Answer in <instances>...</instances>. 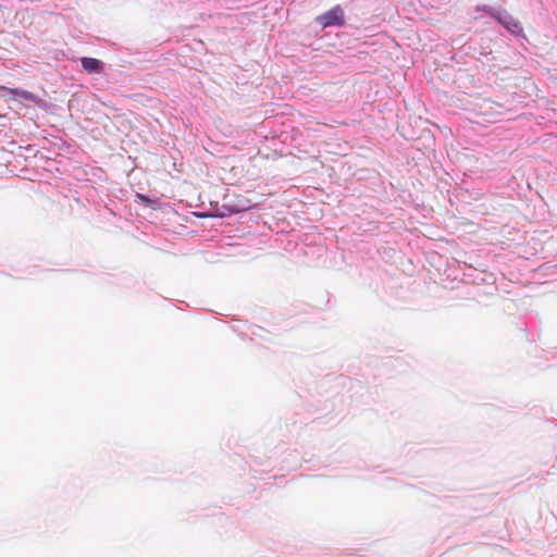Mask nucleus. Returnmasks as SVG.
<instances>
[{
  "instance_id": "f257e3e1",
  "label": "nucleus",
  "mask_w": 557,
  "mask_h": 557,
  "mask_svg": "<svg viewBox=\"0 0 557 557\" xmlns=\"http://www.w3.org/2000/svg\"><path fill=\"white\" fill-rule=\"evenodd\" d=\"M315 22L322 27L343 26L345 24V13L343 8L337 4L327 12L315 17Z\"/></svg>"
},
{
  "instance_id": "f03ea898",
  "label": "nucleus",
  "mask_w": 557,
  "mask_h": 557,
  "mask_svg": "<svg viewBox=\"0 0 557 557\" xmlns=\"http://www.w3.org/2000/svg\"><path fill=\"white\" fill-rule=\"evenodd\" d=\"M81 62L84 70L87 71L89 74L100 73L103 69L102 62L95 58L84 57L82 58Z\"/></svg>"
},
{
  "instance_id": "7ed1b4c3",
  "label": "nucleus",
  "mask_w": 557,
  "mask_h": 557,
  "mask_svg": "<svg viewBox=\"0 0 557 557\" xmlns=\"http://www.w3.org/2000/svg\"><path fill=\"white\" fill-rule=\"evenodd\" d=\"M503 25L511 33L518 34L521 32V27L517 21H515L511 16H505L500 20Z\"/></svg>"
},
{
  "instance_id": "20e7f679",
  "label": "nucleus",
  "mask_w": 557,
  "mask_h": 557,
  "mask_svg": "<svg viewBox=\"0 0 557 557\" xmlns=\"http://www.w3.org/2000/svg\"><path fill=\"white\" fill-rule=\"evenodd\" d=\"M12 92H13L14 95H21V92H20L18 90H16V89H15V90H12Z\"/></svg>"
}]
</instances>
